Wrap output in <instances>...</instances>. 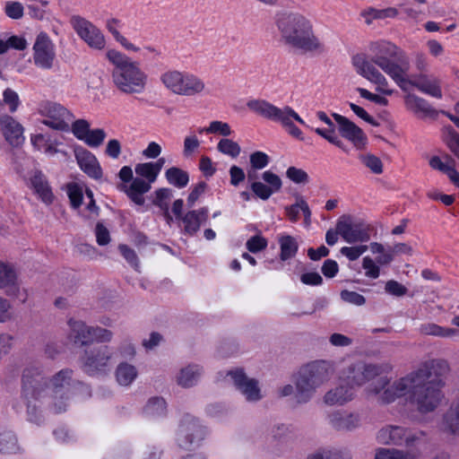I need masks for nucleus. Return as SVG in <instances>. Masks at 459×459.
Instances as JSON below:
<instances>
[{
  "mask_svg": "<svg viewBox=\"0 0 459 459\" xmlns=\"http://www.w3.org/2000/svg\"><path fill=\"white\" fill-rule=\"evenodd\" d=\"M95 236L100 246H106L110 242L109 230L100 221L96 224Z\"/></svg>",
  "mask_w": 459,
  "mask_h": 459,
  "instance_id": "obj_64",
  "label": "nucleus"
},
{
  "mask_svg": "<svg viewBox=\"0 0 459 459\" xmlns=\"http://www.w3.org/2000/svg\"><path fill=\"white\" fill-rule=\"evenodd\" d=\"M165 176L169 184L178 188L185 187L189 181L187 172L177 167L167 169Z\"/></svg>",
  "mask_w": 459,
  "mask_h": 459,
  "instance_id": "obj_39",
  "label": "nucleus"
},
{
  "mask_svg": "<svg viewBox=\"0 0 459 459\" xmlns=\"http://www.w3.org/2000/svg\"><path fill=\"white\" fill-rule=\"evenodd\" d=\"M72 131L74 134L80 140L82 141V139L87 135V134L90 131V125L89 123L84 119H78L76 121H72Z\"/></svg>",
  "mask_w": 459,
  "mask_h": 459,
  "instance_id": "obj_61",
  "label": "nucleus"
},
{
  "mask_svg": "<svg viewBox=\"0 0 459 459\" xmlns=\"http://www.w3.org/2000/svg\"><path fill=\"white\" fill-rule=\"evenodd\" d=\"M385 290L395 297H403L408 292V289L404 285L394 280L386 281Z\"/></svg>",
  "mask_w": 459,
  "mask_h": 459,
  "instance_id": "obj_60",
  "label": "nucleus"
},
{
  "mask_svg": "<svg viewBox=\"0 0 459 459\" xmlns=\"http://www.w3.org/2000/svg\"><path fill=\"white\" fill-rule=\"evenodd\" d=\"M262 178L267 185L262 182H254L251 185V190L257 197L267 200L273 194L281 190L282 183L280 177L270 170L264 171Z\"/></svg>",
  "mask_w": 459,
  "mask_h": 459,
  "instance_id": "obj_20",
  "label": "nucleus"
},
{
  "mask_svg": "<svg viewBox=\"0 0 459 459\" xmlns=\"http://www.w3.org/2000/svg\"><path fill=\"white\" fill-rule=\"evenodd\" d=\"M208 209L202 208L198 211H190L181 218L184 223V230L193 235L200 229L201 223L207 220Z\"/></svg>",
  "mask_w": 459,
  "mask_h": 459,
  "instance_id": "obj_30",
  "label": "nucleus"
},
{
  "mask_svg": "<svg viewBox=\"0 0 459 459\" xmlns=\"http://www.w3.org/2000/svg\"><path fill=\"white\" fill-rule=\"evenodd\" d=\"M0 129L5 140L13 146H19L24 141L23 127L13 117L4 115L0 117Z\"/></svg>",
  "mask_w": 459,
  "mask_h": 459,
  "instance_id": "obj_22",
  "label": "nucleus"
},
{
  "mask_svg": "<svg viewBox=\"0 0 459 459\" xmlns=\"http://www.w3.org/2000/svg\"><path fill=\"white\" fill-rule=\"evenodd\" d=\"M269 163V157L263 152H255L250 155V164L254 169H262Z\"/></svg>",
  "mask_w": 459,
  "mask_h": 459,
  "instance_id": "obj_59",
  "label": "nucleus"
},
{
  "mask_svg": "<svg viewBox=\"0 0 459 459\" xmlns=\"http://www.w3.org/2000/svg\"><path fill=\"white\" fill-rule=\"evenodd\" d=\"M419 332L422 335H429L440 338H459V331L452 327H443L431 322H426L420 325Z\"/></svg>",
  "mask_w": 459,
  "mask_h": 459,
  "instance_id": "obj_29",
  "label": "nucleus"
},
{
  "mask_svg": "<svg viewBox=\"0 0 459 459\" xmlns=\"http://www.w3.org/2000/svg\"><path fill=\"white\" fill-rule=\"evenodd\" d=\"M41 112L45 117L42 123L55 130L67 131L74 120L73 114L57 103H48Z\"/></svg>",
  "mask_w": 459,
  "mask_h": 459,
  "instance_id": "obj_14",
  "label": "nucleus"
},
{
  "mask_svg": "<svg viewBox=\"0 0 459 459\" xmlns=\"http://www.w3.org/2000/svg\"><path fill=\"white\" fill-rule=\"evenodd\" d=\"M371 58L364 55H356L352 57V64L357 73L377 85V91L390 96L394 90L388 88V82L385 75L376 67L377 65L386 74L400 65L402 59H407L403 52L389 41H376L369 45Z\"/></svg>",
  "mask_w": 459,
  "mask_h": 459,
  "instance_id": "obj_2",
  "label": "nucleus"
},
{
  "mask_svg": "<svg viewBox=\"0 0 459 459\" xmlns=\"http://www.w3.org/2000/svg\"><path fill=\"white\" fill-rule=\"evenodd\" d=\"M286 176L296 184H306L309 178L305 170L296 167H290L286 171Z\"/></svg>",
  "mask_w": 459,
  "mask_h": 459,
  "instance_id": "obj_57",
  "label": "nucleus"
},
{
  "mask_svg": "<svg viewBox=\"0 0 459 459\" xmlns=\"http://www.w3.org/2000/svg\"><path fill=\"white\" fill-rule=\"evenodd\" d=\"M217 149L220 152L229 155L231 158H237L241 151L238 143L229 138H222L220 140Z\"/></svg>",
  "mask_w": 459,
  "mask_h": 459,
  "instance_id": "obj_44",
  "label": "nucleus"
},
{
  "mask_svg": "<svg viewBox=\"0 0 459 459\" xmlns=\"http://www.w3.org/2000/svg\"><path fill=\"white\" fill-rule=\"evenodd\" d=\"M137 371L136 368L127 363H121L118 365L116 370V377L117 382L121 385L127 386L129 385L136 377Z\"/></svg>",
  "mask_w": 459,
  "mask_h": 459,
  "instance_id": "obj_38",
  "label": "nucleus"
},
{
  "mask_svg": "<svg viewBox=\"0 0 459 459\" xmlns=\"http://www.w3.org/2000/svg\"><path fill=\"white\" fill-rule=\"evenodd\" d=\"M144 410L152 416L162 415L166 411V402L161 397H152L148 401Z\"/></svg>",
  "mask_w": 459,
  "mask_h": 459,
  "instance_id": "obj_46",
  "label": "nucleus"
},
{
  "mask_svg": "<svg viewBox=\"0 0 459 459\" xmlns=\"http://www.w3.org/2000/svg\"><path fill=\"white\" fill-rule=\"evenodd\" d=\"M443 425L446 431L459 434V400L453 403L444 414Z\"/></svg>",
  "mask_w": 459,
  "mask_h": 459,
  "instance_id": "obj_35",
  "label": "nucleus"
},
{
  "mask_svg": "<svg viewBox=\"0 0 459 459\" xmlns=\"http://www.w3.org/2000/svg\"><path fill=\"white\" fill-rule=\"evenodd\" d=\"M66 189L72 207L74 209L79 208L83 198L82 187L75 183H71L67 185Z\"/></svg>",
  "mask_w": 459,
  "mask_h": 459,
  "instance_id": "obj_50",
  "label": "nucleus"
},
{
  "mask_svg": "<svg viewBox=\"0 0 459 459\" xmlns=\"http://www.w3.org/2000/svg\"><path fill=\"white\" fill-rule=\"evenodd\" d=\"M375 459H413V457L399 450L382 448L377 451Z\"/></svg>",
  "mask_w": 459,
  "mask_h": 459,
  "instance_id": "obj_53",
  "label": "nucleus"
},
{
  "mask_svg": "<svg viewBox=\"0 0 459 459\" xmlns=\"http://www.w3.org/2000/svg\"><path fill=\"white\" fill-rule=\"evenodd\" d=\"M201 375V368L197 365H190L181 369L178 377V384L183 387L194 385Z\"/></svg>",
  "mask_w": 459,
  "mask_h": 459,
  "instance_id": "obj_36",
  "label": "nucleus"
},
{
  "mask_svg": "<svg viewBox=\"0 0 459 459\" xmlns=\"http://www.w3.org/2000/svg\"><path fill=\"white\" fill-rule=\"evenodd\" d=\"M5 14L13 20H19L23 16L24 8L20 2L8 1L4 6Z\"/></svg>",
  "mask_w": 459,
  "mask_h": 459,
  "instance_id": "obj_52",
  "label": "nucleus"
},
{
  "mask_svg": "<svg viewBox=\"0 0 459 459\" xmlns=\"http://www.w3.org/2000/svg\"><path fill=\"white\" fill-rule=\"evenodd\" d=\"M106 56L114 65L112 81L117 90L130 95L144 91L148 76L140 67L139 62L116 49L108 50Z\"/></svg>",
  "mask_w": 459,
  "mask_h": 459,
  "instance_id": "obj_5",
  "label": "nucleus"
},
{
  "mask_svg": "<svg viewBox=\"0 0 459 459\" xmlns=\"http://www.w3.org/2000/svg\"><path fill=\"white\" fill-rule=\"evenodd\" d=\"M69 326L71 329L70 337L75 344L81 346H91L93 342L92 326L87 325L82 321L69 320Z\"/></svg>",
  "mask_w": 459,
  "mask_h": 459,
  "instance_id": "obj_25",
  "label": "nucleus"
},
{
  "mask_svg": "<svg viewBox=\"0 0 459 459\" xmlns=\"http://www.w3.org/2000/svg\"><path fill=\"white\" fill-rule=\"evenodd\" d=\"M307 459H352L350 452L346 449L336 447H322L312 454Z\"/></svg>",
  "mask_w": 459,
  "mask_h": 459,
  "instance_id": "obj_33",
  "label": "nucleus"
},
{
  "mask_svg": "<svg viewBox=\"0 0 459 459\" xmlns=\"http://www.w3.org/2000/svg\"><path fill=\"white\" fill-rule=\"evenodd\" d=\"M81 361L83 370L89 375L105 372L112 365V352L107 345L87 346Z\"/></svg>",
  "mask_w": 459,
  "mask_h": 459,
  "instance_id": "obj_9",
  "label": "nucleus"
},
{
  "mask_svg": "<svg viewBox=\"0 0 459 459\" xmlns=\"http://www.w3.org/2000/svg\"><path fill=\"white\" fill-rule=\"evenodd\" d=\"M246 247L249 252L257 253L266 248L267 240L261 235H255L247 241Z\"/></svg>",
  "mask_w": 459,
  "mask_h": 459,
  "instance_id": "obj_55",
  "label": "nucleus"
},
{
  "mask_svg": "<svg viewBox=\"0 0 459 459\" xmlns=\"http://www.w3.org/2000/svg\"><path fill=\"white\" fill-rule=\"evenodd\" d=\"M49 381L41 368L29 366L24 368L22 377V395L27 406L30 421L38 422L41 418V407H46L55 413L66 410L65 403H59L49 398Z\"/></svg>",
  "mask_w": 459,
  "mask_h": 459,
  "instance_id": "obj_3",
  "label": "nucleus"
},
{
  "mask_svg": "<svg viewBox=\"0 0 459 459\" xmlns=\"http://www.w3.org/2000/svg\"><path fill=\"white\" fill-rule=\"evenodd\" d=\"M406 108L420 118L437 117V111L423 98L409 93L404 97Z\"/></svg>",
  "mask_w": 459,
  "mask_h": 459,
  "instance_id": "obj_23",
  "label": "nucleus"
},
{
  "mask_svg": "<svg viewBox=\"0 0 459 459\" xmlns=\"http://www.w3.org/2000/svg\"><path fill=\"white\" fill-rule=\"evenodd\" d=\"M359 160L374 174L379 175L383 172V163L378 157L373 154H364L360 155Z\"/></svg>",
  "mask_w": 459,
  "mask_h": 459,
  "instance_id": "obj_49",
  "label": "nucleus"
},
{
  "mask_svg": "<svg viewBox=\"0 0 459 459\" xmlns=\"http://www.w3.org/2000/svg\"><path fill=\"white\" fill-rule=\"evenodd\" d=\"M75 158L80 168L90 177L100 178L102 175L101 169L96 157L85 149H76Z\"/></svg>",
  "mask_w": 459,
  "mask_h": 459,
  "instance_id": "obj_24",
  "label": "nucleus"
},
{
  "mask_svg": "<svg viewBox=\"0 0 459 459\" xmlns=\"http://www.w3.org/2000/svg\"><path fill=\"white\" fill-rule=\"evenodd\" d=\"M333 374V365L326 360H315L300 368L295 379L296 402L310 401L316 389L327 383Z\"/></svg>",
  "mask_w": 459,
  "mask_h": 459,
  "instance_id": "obj_6",
  "label": "nucleus"
},
{
  "mask_svg": "<svg viewBox=\"0 0 459 459\" xmlns=\"http://www.w3.org/2000/svg\"><path fill=\"white\" fill-rule=\"evenodd\" d=\"M333 117L339 126L341 134L351 141L356 147L361 148L366 143V135L363 131L345 117L333 113Z\"/></svg>",
  "mask_w": 459,
  "mask_h": 459,
  "instance_id": "obj_19",
  "label": "nucleus"
},
{
  "mask_svg": "<svg viewBox=\"0 0 459 459\" xmlns=\"http://www.w3.org/2000/svg\"><path fill=\"white\" fill-rule=\"evenodd\" d=\"M229 375L233 379L234 385L246 396L247 400L258 401L261 399L257 380L248 378L241 368L230 371Z\"/></svg>",
  "mask_w": 459,
  "mask_h": 459,
  "instance_id": "obj_18",
  "label": "nucleus"
},
{
  "mask_svg": "<svg viewBox=\"0 0 459 459\" xmlns=\"http://www.w3.org/2000/svg\"><path fill=\"white\" fill-rule=\"evenodd\" d=\"M17 285V273L14 267L0 260V289L14 290Z\"/></svg>",
  "mask_w": 459,
  "mask_h": 459,
  "instance_id": "obj_34",
  "label": "nucleus"
},
{
  "mask_svg": "<svg viewBox=\"0 0 459 459\" xmlns=\"http://www.w3.org/2000/svg\"><path fill=\"white\" fill-rule=\"evenodd\" d=\"M281 247V259L285 261L293 257L298 251V243L296 239L290 236L285 235L279 239Z\"/></svg>",
  "mask_w": 459,
  "mask_h": 459,
  "instance_id": "obj_40",
  "label": "nucleus"
},
{
  "mask_svg": "<svg viewBox=\"0 0 459 459\" xmlns=\"http://www.w3.org/2000/svg\"><path fill=\"white\" fill-rule=\"evenodd\" d=\"M155 198L152 204L158 206L161 212L169 209V203L172 197V191L169 188H160L155 191Z\"/></svg>",
  "mask_w": 459,
  "mask_h": 459,
  "instance_id": "obj_48",
  "label": "nucleus"
},
{
  "mask_svg": "<svg viewBox=\"0 0 459 459\" xmlns=\"http://www.w3.org/2000/svg\"><path fill=\"white\" fill-rule=\"evenodd\" d=\"M377 438L382 444L409 446H412L420 437L401 426H386L378 431Z\"/></svg>",
  "mask_w": 459,
  "mask_h": 459,
  "instance_id": "obj_16",
  "label": "nucleus"
},
{
  "mask_svg": "<svg viewBox=\"0 0 459 459\" xmlns=\"http://www.w3.org/2000/svg\"><path fill=\"white\" fill-rule=\"evenodd\" d=\"M327 420L331 428L339 432H351L361 424V419L358 412L343 410L329 413Z\"/></svg>",
  "mask_w": 459,
  "mask_h": 459,
  "instance_id": "obj_17",
  "label": "nucleus"
},
{
  "mask_svg": "<svg viewBox=\"0 0 459 459\" xmlns=\"http://www.w3.org/2000/svg\"><path fill=\"white\" fill-rule=\"evenodd\" d=\"M135 173L139 177L147 179L146 182L150 183V185L156 180L158 176L150 162L137 164L135 166Z\"/></svg>",
  "mask_w": 459,
  "mask_h": 459,
  "instance_id": "obj_51",
  "label": "nucleus"
},
{
  "mask_svg": "<svg viewBox=\"0 0 459 459\" xmlns=\"http://www.w3.org/2000/svg\"><path fill=\"white\" fill-rule=\"evenodd\" d=\"M336 230L349 244L367 242L370 238V226L362 221L354 222L349 215H343L338 220Z\"/></svg>",
  "mask_w": 459,
  "mask_h": 459,
  "instance_id": "obj_10",
  "label": "nucleus"
},
{
  "mask_svg": "<svg viewBox=\"0 0 459 459\" xmlns=\"http://www.w3.org/2000/svg\"><path fill=\"white\" fill-rule=\"evenodd\" d=\"M206 435V428L197 419L187 414L180 421L177 441L181 448L191 450L199 446Z\"/></svg>",
  "mask_w": 459,
  "mask_h": 459,
  "instance_id": "obj_8",
  "label": "nucleus"
},
{
  "mask_svg": "<svg viewBox=\"0 0 459 459\" xmlns=\"http://www.w3.org/2000/svg\"><path fill=\"white\" fill-rule=\"evenodd\" d=\"M106 134L103 129H95L90 130L82 141L91 147H98L103 143Z\"/></svg>",
  "mask_w": 459,
  "mask_h": 459,
  "instance_id": "obj_54",
  "label": "nucleus"
},
{
  "mask_svg": "<svg viewBox=\"0 0 459 459\" xmlns=\"http://www.w3.org/2000/svg\"><path fill=\"white\" fill-rule=\"evenodd\" d=\"M160 81L167 90L177 95L191 97L202 93L205 89L202 79L177 70L163 73Z\"/></svg>",
  "mask_w": 459,
  "mask_h": 459,
  "instance_id": "obj_7",
  "label": "nucleus"
},
{
  "mask_svg": "<svg viewBox=\"0 0 459 459\" xmlns=\"http://www.w3.org/2000/svg\"><path fill=\"white\" fill-rule=\"evenodd\" d=\"M204 132L207 134H219L223 136H228L231 134V129L227 123L221 121H212L210 123L208 127L198 129L199 134H203Z\"/></svg>",
  "mask_w": 459,
  "mask_h": 459,
  "instance_id": "obj_47",
  "label": "nucleus"
},
{
  "mask_svg": "<svg viewBox=\"0 0 459 459\" xmlns=\"http://www.w3.org/2000/svg\"><path fill=\"white\" fill-rule=\"evenodd\" d=\"M392 369L391 365L385 364H365L356 363L349 367V375L347 376L350 385L360 386L384 373Z\"/></svg>",
  "mask_w": 459,
  "mask_h": 459,
  "instance_id": "obj_11",
  "label": "nucleus"
},
{
  "mask_svg": "<svg viewBox=\"0 0 459 459\" xmlns=\"http://www.w3.org/2000/svg\"><path fill=\"white\" fill-rule=\"evenodd\" d=\"M71 23L80 38L91 48L99 50L105 48L106 40L104 35L91 22L81 16H73Z\"/></svg>",
  "mask_w": 459,
  "mask_h": 459,
  "instance_id": "obj_13",
  "label": "nucleus"
},
{
  "mask_svg": "<svg viewBox=\"0 0 459 459\" xmlns=\"http://www.w3.org/2000/svg\"><path fill=\"white\" fill-rule=\"evenodd\" d=\"M443 140L450 152L459 160V133L451 126L443 129Z\"/></svg>",
  "mask_w": 459,
  "mask_h": 459,
  "instance_id": "obj_41",
  "label": "nucleus"
},
{
  "mask_svg": "<svg viewBox=\"0 0 459 459\" xmlns=\"http://www.w3.org/2000/svg\"><path fill=\"white\" fill-rule=\"evenodd\" d=\"M247 106L255 113L267 119H271L274 108V105L264 100H249Z\"/></svg>",
  "mask_w": 459,
  "mask_h": 459,
  "instance_id": "obj_42",
  "label": "nucleus"
},
{
  "mask_svg": "<svg viewBox=\"0 0 459 459\" xmlns=\"http://www.w3.org/2000/svg\"><path fill=\"white\" fill-rule=\"evenodd\" d=\"M121 26V21L117 18H110L106 22L107 30L112 34L114 39L126 50L138 52L139 48L131 43L126 37L119 31L118 28Z\"/></svg>",
  "mask_w": 459,
  "mask_h": 459,
  "instance_id": "obj_32",
  "label": "nucleus"
},
{
  "mask_svg": "<svg viewBox=\"0 0 459 459\" xmlns=\"http://www.w3.org/2000/svg\"><path fill=\"white\" fill-rule=\"evenodd\" d=\"M30 182V187L43 203L47 204H52L54 200L52 189L48 179L40 170L34 171Z\"/></svg>",
  "mask_w": 459,
  "mask_h": 459,
  "instance_id": "obj_26",
  "label": "nucleus"
},
{
  "mask_svg": "<svg viewBox=\"0 0 459 459\" xmlns=\"http://www.w3.org/2000/svg\"><path fill=\"white\" fill-rule=\"evenodd\" d=\"M362 267L366 271L365 275L371 279L378 278L380 269L369 256H365L362 261Z\"/></svg>",
  "mask_w": 459,
  "mask_h": 459,
  "instance_id": "obj_62",
  "label": "nucleus"
},
{
  "mask_svg": "<svg viewBox=\"0 0 459 459\" xmlns=\"http://www.w3.org/2000/svg\"><path fill=\"white\" fill-rule=\"evenodd\" d=\"M292 118L300 124H305L304 120L291 108L286 106L283 108H279L274 106L271 120L280 122L284 126L290 125V120Z\"/></svg>",
  "mask_w": 459,
  "mask_h": 459,
  "instance_id": "obj_37",
  "label": "nucleus"
},
{
  "mask_svg": "<svg viewBox=\"0 0 459 459\" xmlns=\"http://www.w3.org/2000/svg\"><path fill=\"white\" fill-rule=\"evenodd\" d=\"M368 250V246L360 245L355 247H343L340 252L351 261L357 260L363 253Z\"/></svg>",
  "mask_w": 459,
  "mask_h": 459,
  "instance_id": "obj_56",
  "label": "nucleus"
},
{
  "mask_svg": "<svg viewBox=\"0 0 459 459\" xmlns=\"http://www.w3.org/2000/svg\"><path fill=\"white\" fill-rule=\"evenodd\" d=\"M56 52L54 44L46 33H39L33 45L34 64L46 70L53 67Z\"/></svg>",
  "mask_w": 459,
  "mask_h": 459,
  "instance_id": "obj_15",
  "label": "nucleus"
},
{
  "mask_svg": "<svg viewBox=\"0 0 459 459\" xmlns=\"http://www.w3.org/2000/svg\"><path fill=\"white\" fill-rule=\"evenodd\" d=\"M409 67L408 59H402L400 65L387 74L403 91H409L411 87H414V82L416 81V74L408 78Z\"/></svg>",
  "mask_w": 459,
  "mask_h": 459,
  "instance_id": "obj_28",
  "label": "nucleus"
},
{
  "mask_svg": "<svg viewBox=\"0 0 459 459\" xmlns=\"http://www.w3.org/2000/svg\"><path fill=\"white\" fill-rule=\"evenodd\" d=\"M128 197L137 205H143L144 204L143 194L147 193L151 189L150 183H147L143 178H135L131 181L128 187L123 186Z\"/></svg>",
  "mask_w": 459,
  "mask_h": 459,
  "instance_id": "obj_31",
  "label": "nucleus"
},
{
  "mask_svg": "<svg viewBox=\"0 0 459 459\" xmlns=\"http://www.w3.org/2000/svg\"><path fill=\"white\" fill-rule=\"evenodd\" d=\"M277 26L284 41L305 52L322 53L324 44L315 35L311 22L299 13H283Z\"/></svg>",
  "mask_w": 459,
  "mask_h": 459,
  "instance_id": "obj_4",
  "label": "nucleus"
},
{
  "mask_svg": "<svg viewBox=\"0 0 459 459\" xmlns=\"http://www.w3.org/2000/svg\"><path fill=\"white\" fill-rule=\"evenodd\" d=\"M354 397L353 387L345 380L328 390L324 396V403L329 406H342Z\"/></svg>",
  "mask_w": 459,
  "mask_h": 459,
  "instance_id": "obj_21",
  "label": "nucleus"
},
{
  "mask_svg": "<svg viewBox=\"0 0 459 459\" xmlns=\"http://www.w3.org/2000/svg\"><path fill=\"white\" fill-rule=\"evenodd\" d=\"M49 381V398L59 403L62 400L67 405L68 393L71 387L82 385L80 381L73 379V370L65 368L55 374Z\"/></svg>",
  "mask_w": 459,
  "mask_h": 459,
  "instance_id": "obj_12",
  "label": "nucleus"
},
{
  "mask_svg": "<svg viewBox=\"0 0 459 459\" xmlns=\"http://www.w3.org/2000/svg\"><path fill=\"white\" fill-rule=\"evenodd\" d=\"M440 80L432 74H416L414 87L421 92L430 95L437 99L442 98Z\"/></svg>",
  "mask_w": 459,
  "mask_h": 459,
  "instance_id": "obj_27",
  "label": "nucleus"
},
{
  "mask_svg": "<svg viewBox=\"0 0 459 459\" xmlns=\"http://www.w3.org/2000/svg\"><path fill=\"white\" fill-rule=\"evenodd\" d=\"M451 368L444 359H431L389 385L386 377H379L367 388L369 394L378 395L384 403H390L405 396L406 401L420 414L435 411L443 403V389Z\"/></svg>",
  "mask_w": 459,
  "mask_h": 459,
  "instance_id": "obj_1",
  "label": "nucleus"
},
{
  "mask_svg": "<svg viewBox=\"0 0 459 459\" xmlns=\"http://www.w3.org/2000/svg\"><path fill=\"white\" fill-rule=\"evenodd\" d=\"M429 166L433 169H437L446 174L451 182L459 173V171L454 166H450L443 162L438 156H433L430 158Z\"/></svg>",
  "mask_w": 459,
  "mask_h": 459,
  "instance_id": "obj_43",
  "label": "nucleus"
},
{
  "mask_svg": "<svg viewBox=\"0 0 459 459\" xmlns=\"http://www.w3.org/2000/svg\"><path fill=\"white\" fill-rule=\"evenodd\" d=\"M18 449L17 438L12 432L0 434V453H14Z\"/></svg>",
  "mask_w": 459,
  "mask_h": 459,
  "instance_id": "obj_45",
  "label": "nucleus"
},
{
  "mask_svg": "<svg viewBox=\"0 0 459 459\" xmlns=\"http://www.w3.org/2000/svg\"><path fill=\"white\" fill-rule=\"evenodd\" d=\"M3 102L8 105L10 112L13 113L20 105V99L13 90L8 88L3 93Z\"/></svg>",
  "mask_w": 459,
  "mask_h": 459,
  "instance_id": "obj_58",
  "label": "nucleus"
},
{
  "mask_svg": "<svg viewBox=\"0 0 459 459\" xmlns=\"http://www.w3.org/2000/svg\"><path fill=\"white\" fill-rule=\"evenodd\" d=\"M200 146V141L194 134L187 135L184 140L183 154L185 157H189Z\"/></svg>",
  "mask_w": 459,
  "mask_h": 459,
  "instance_id": "obj_63",
  "label": "nucleus"
}]
</instances>
